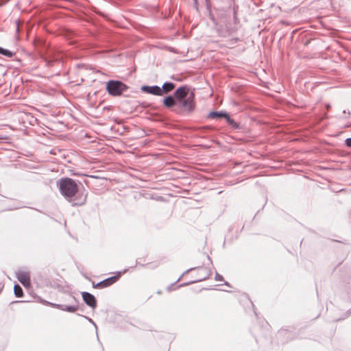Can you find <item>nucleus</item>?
Here are the masks:
<instances>
[{
    "mask_svg": "<svg viewBox=\"0 0 351 351\" xmlns=\"http://www.w3.org/2000/svg\"><path fill=\"white\" fill-rule=\"evenodd\" d=\"M57 186L60 193L66 199L71 203L73 206H82L85 204L86 199V196L80 198L77 197L75 199H73V197H75L78 192V186L74 180L69 178H62L58 180Z\"/></svg>",
    "mask_w": 351,
    "mask_h": 351,
    "instance_id": "nucleus-1",
    "label": "nucleus"
},
{
    "mask_svg": "<svg viewBox=\"0 0 351 351\" xmlns=\"http://www.w3.org/2000/svg\"><path fill=\"white\" fill-rule=\"evenodd\" d=\"M195 106V95L191 92L187 98L178 101L176 108L173 111L178 114H191Z\"/></svg>",
    "mask_w": 351,
    "mask_h": 351,
    "instance_id": "nucleus-2",
    "label": "nucleus"
},
{
    "mask_svg": "<svg viewBox=\"0 0 351 351\" xmlns=\"http://www.w3.org/2000/svg\"><path fill=\"white\" fill-rule=\"evenodd\" d=\"M128 88L126 84L119 80H110L106 84V90L114 97L120 96Z\"/></svg>",
    "mask_w": 351,
    "mask_h": 351,
    "instance_id": "nucleus-3",
    "label": "nucleus"
},
{
    "mask_svg": "<svg viewBox=\"0 0 351 351\" xmlns=\"http://www.w3.org/2000/svg\"><path fill=\"white\" fill-rule=\"evenodd\" d=\"M237 17L234 15V22L224 21L222 23H225L224 25L221 24L219 25V31L222 36H226L237 30Z\"/></svg>",
    "mask_w": 351,
    "mask_h": 351,
    "instance_id": "nucleus-4",
    "label": "nucleus"
},
{
    "mask_svg": "<svg viewBox=\"0 0 351 351\" xmlns=\"http://www.w3.org/2000/svg\"><path fill=\"white\" fill-rule=\"evenodd\" d=\"M189 88L188 86H181L178 87L173 93L176 99L178 100H181L183 99H186L189 97Z\"/></svg>",
    "mask_w": 351,
    "mask_h": 351,
    "instance_id": "nucleus-5",
    "label": "nucleus"
},
{
    "mask_svg": "<svg viewBox=\"0 0 351 351\" xmlns=\"http://www.w3.org/2000/svg\"><path fill=\"white\" fill-rule=\"evenodd\" d=\"M82 297L83 301L88 306H89L90 308H92L93 309L96 308L97 300H96L95 297L93 294H91L88 292L83 291V292H82Z\"/></svg>",
    "mask_w": 351,
    "mask_h": 351,
    "instance_id": "nucleus-6",
    "label": "nucleus"
},
{
    "mask_svg": "<svg viewBox=\"0 0 351 351\" xmlns=\"http://www.w3.org/2000/svg\"><path fill=\"white\" fill-rule=\"evenodd\" d=\"M16 277L20 282L25 287L30 285V275L27 271H20L16 273Z\"/></svg>",
    "mask_w": 351,
    "mask_h": 351,
    "instance_id": "nucleus-7",
    "label": "nucleus"
},
{
    "mask_svg": "<svg viewBox=\"0 0 351 351\" xmlns=\"http://www.w3.org/2000/svg\"><path fill=\"white\" fill-rule=\"evenodd\" d=\"M119 278L118 276H111L93 285L95 288L102 289L110 286Z\"/></svg>",
    "mask_w": 351,
    "mask_h": 351,
    "instance_id": "nucleus-8",
    "label": "nucleus"
},
{
    "mask_svg": "<svg viewBox=\"0 0 351 351\" xmlns=\"http://www.w3.org/2000/svg\"><path fill=\"white\" fill-rule=\"evenodd\" d=\"M48 304L53 307L57 308L61 311H67L70 313H74L78 309V305L76 304L75 305H64L59 304H54L51 302H48Z\"/></svg>",
    "mask_w": 351,
    "mask_h": 351,
    "instance_id": "nucleus-9",
    "label": "nucleus"
},
{
    "mask_svg": "<svg viewBox=\"0 0 351 351\" xmlns=\"http://www.w3.org/2000/svg\"><path fill=\"white\" fill-rule=\"evenodd\" d=\"M141 90L146 93L157 95V96H161L160 95V87L154 85V86H143L141 88Z\"/></svg>",
    "mask_w": 351,
    "mask_h": 351,
    "instance_id": "nucleus-10",
    "label": "nucleus"
},
{
    "mask_svg": "<svg viewBox=\"0 0 351 351\" xmlns=\"http://www.w3.org/2000/svg\"><path fill=\"white\" fill-rule=\"evenodd\" d=\"M178 104V100L176 99L175 96L169 95L164 98L163 99V105L168 108H176Z\"/></svg>",
    "mask_w": 351,
    "mask_h": 351,
    "instance_id": "nucleus-11",
    "label": "nucleus"
},
{
    "mask_svg": "<svg viewBox=\"0 0 351 351\" xmlns=\"http://www.w3.org/2000/svg\"><path fill=\"white\" fill-rule=\"evenodd\" d=\"M175 86V84L172 82H165L162 87L160 88V95H162L163 94L169 93V92L174 89Z\"/></svg>",
    "mask_w": 351,
    "mask_h": 351,
    "instance_id": "nucleus-12",
    "label": "nucleus"
},
{
    "mask_svg": "<svg viewBox=\"0 0 351 351\" xmlns=\"http://www.w3.org/2000/svg\"><path fill=\"white\" fill-rule=\"evenodd\" d=\"M227 115L226 112L223 111H211L209 112L206 118L207 119H219V118H226V116Z\"/></svg>",
    "mask_w": 351,
    "mask_h": 351,
    "instance_id": "nucleus-13",
    "label": "nucleus"
},
{
    "mask_svg": "<svg viewBox=\"0 0 351 351\" xmlns=\"http://www.w3.org/2000/svg\"><path fill=\"white\" fill-rule=\"evenodd\" d=\"M226 120L228 122V123L234 130H241V126L239 123L236 122L233 119H232L230 115L227 113V115L226 116Z\"/></svg>",
    "mask_w": 351,
    "mask_h": 351,
    "instance_id": "nucleus-14",
    "label": "nucleus"
},
{
    "mask_svg": "<svg viewBox=\"0 0 351 351\" xmlns=\"http://www.w3.org/2000/svg\"><path fill=\"white\" fill-rule=\"evenodd\" d=\"M195 269V268H191V269L186 270V273H187L189 271H191L193 269ZM197 269L199 271V272L204 273V276H202L201 278L197 280V281H201V280H205V279H206L208 278V276H209V271H208V270L206 268L198 267ZM195 282H196V280Z\"/></svg>",
    "mask_w": 351,
    "mask_h": 351,
    "instance_id": "nucleus-15",
    "label": "nucleus"
},
{
    "mask_svg": "<svg viewBox=\"0 0 351 351\" xmlns=\"http://www.w3.org/2000/svg\"><path fill=\"white\" fill-rule=\"evenodd\" d=\"M14 295L18 298L22 297L23 295V289L19 284H16L14 285Z\"/></svg>",
    "mask_w": 351,
    "mask_h": 351,
    "instance_id": "nucleus-16",
    "label": "nucleus"
},
{
    "mask_svg": "<svg viewBox=\"0 0 351 351\" xmlns=\"http://www.w3.org/2000/svg\"><path fill=\"white\" fill-rule=\"evenodd\" d=\"M0 54L8 58H12L14 56L15 53L8 49L0 47Z\"/></svg>",
    "mask_w": 351,
    "mask_h": 351,
    "instance_id": "nucleus-17",
    "label": "nucleus"
},
{
    "mask_svg": "<svg viewBox=\"0 0 351 351\" xmlns=\"http://www.w3.org/2000/svg\"><path fill=\"white\" fill-rule=\"evenodd\" d=\"M215 280H219V281H223V278L222 276H221L218 273H216V274H215Z\"/></svg>",
    "mask_w": 351,
    "mask_h": 351,
    "instance_id": "nucleus-18",
    "label": "nucleus"
},
{
    "mask_svg": "<svg viewBox=\"0 0 351 351\" xmlns=\"http://www.w3.org/2000/svg\"><path fill=\"white\" fill-rule=\"evenodd\" d=\"M346 146L351 147V138H348L345 141Z\"/></svg>",
    "mask_w": 351,
    "mask_h": 351,
    "instance_id": "nucleus-19",
    "label": "nucleus"
},
{
    "mask_svg": "<svg viewBox=\"0 0 351 351\" xmlns=\"http://www.w3.org/2000/svg\"><path fill=\"white\" fill-rule=\"evenodd\" d=\"M70 298L75 302V303H77V299L72 295H70Z\"/></svg>",
    "mask_w": 351,
    "mask_h": 351,
    "instance_id": "nucleus-20",
    "label": "nucleus"
},
{
    "mask_svg": "<svg viewBox=\"0 0 351 351\" xmlns=\"http://www.w3.org/2000/svg\"><path fill=\"white\" fill-rule=\"evenodd\" d=\"M19 25H17L16 31H19Z\"/></svg>",
    "mask_w": 351,
    "mask_h": 351,
    "instance_id": "nucleus-21",
    "label": "nucleus"
},
{
    "mask_svg": "<svg viewBox=\"0 0 351 351\" xmlns=\"http://www.w3.org/2000/svg\"><path fill=\"white\" fill-rule=\"evenodd\" d=\"M1 139H5V138H4V137H2V136H0V140H1Z\"/></svg>",
    "mask_w": 351,
    "mask_h": 351,
    "instance_id": "nucleus-22",
    "label": "nucleus"
}]
</instances>
